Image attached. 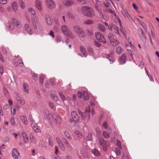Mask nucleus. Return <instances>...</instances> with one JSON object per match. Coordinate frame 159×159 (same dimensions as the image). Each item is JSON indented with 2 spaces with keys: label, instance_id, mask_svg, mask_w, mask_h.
Masks as SVG:
<instances>
[{
  "label": "nucleus",
  "instance_id": "obj_1",
  "mask_svg": "<svg viewBox=\"0 0 159 159\" xmlns=\"http://www.w3.org/2000/svg\"><path fill=\"white\" fill-rule=\"evenodd\" d=\"M78 12L89 17H92L95 15L93 9L87 6H83L78 8Z\"/></svg>",
  "mask_w": 159,
  "mask_h": 159
},
{
  "label": "nucleus",
  "instance_id": "obj_2",
  "mask_svg": "<svg viewBox=\"0 0 159 159\" xmlns=\"http://www.w3.org/2000/svg\"><path fill=\"white\" fill-rule=\"evenodd\" d=\"M61 30L62 33L69 38L73 39L75 38V35L69 30L67 25H62L61 26Z\"/></svg>",
  "mask_w": 159,
  "mask_h": 159
},
{
  "label": "nucleus",
  "instance_id": "obj_3",
  "mask_svg": "<svg viewBox=\"0 0 159 159\" xmlns=\"http://www.w3.org/2000/svg\"><path fill=\"white\" fill-rule=\"evenodd\" d=\"M31 21L33 28L35 30H37L38 28L40 29L41 26L40 23L36 16L31 17Z\"/></svg>",
  "mask_w": 159,
  "mask_h": 159
},
{
  "label": "nucleus",
  "instance_id": "obj_4",
  "mask_svg": "<svg viewBox=\"0 0 159 159\" xmlns=\"http://www.w3.org/2000/svg\"><path fill=\"white\" fill-rule=\"evenodd\" d=\"M73 28L76 34L80 37L83 38L84 37L85 32L80 27L77 25H75L73 26Z\"/></svg>",
  "mask_w": 159,
  "mask_h": 159
},
{
  "label": "nucleus",
  "instance_id": "obj_5",
  "mask_svg": "<svg viewBox=\"0 0 159 159\" xmlns=\"http://www.w3.org/2000/svg\"><path fill=\"white\" fill-rule=\"evenodd\" d=\"M98 143L102 149L106 151L109 145V142L104 140L102 138H100L98 140Z\"/></svg>",
  "mask_w": 159,
  "mask_h": 159
},
{
  "label": "nucleus",
  "instance_id": "obj_6",
  "mask_svg": "<svg viewBox=\"0 0 159 159\" xmlns=\"http://www.w3.org/2000/svg\"><path fill=\"white\" fill-rule=\"evenodd\" d=\"M78 95L79 98H82L84 100H87L89 99V96L87 92L84 91L80 92L78 91Z\"/></svg>",
  "mask_w": 159,
  "mask_h": 159
},
{
  "label": "nucleus",
  "instance_id": "obj_7",
  "mask_svg": "<svg viewBox=\"0 0 159 159\" xmlns=\"http://www.w3.org/2000/svg\"><path fill=\"white\" fill-rule=\"evenodd\" d=\"M96 39L99 42L105 44L106 41L103 35L98 32H96L95 33Z\"/></svg>",
  "mask_w": 159,
  "mask_h": 159
},
{
  "label": "nucleus",
  "instance_id": "obj_8",
  "mask_svg": "<svg viewBox=\"0 0 159 159\" xmlns=\"http://www.w3.org/2000/svg\"><path fill=\"white\" fill-rule=\"evenodd\" d=\"M71 116L72 118L70 120V123H72L73 121L77 123L79 121L80 118L75 111H73L71 112Z\"/></svg>",
  "mask_w": 159,
  "mask_h": 159
},
{
  "label": "nucleus",
  "instance_id": "obj_9",
  "mask_svg": "<svg viewBox=\"0 0 159 159\" xmlns=\"http://www.w3.org/2000/svg\"><path fill=\"white\" fill-rule=\"evenodd\" d=\"M12 156L14 159H21V157L18 150L15 148L12 149Z\"/></svg>",
  "mask_w": 159,
  "mask_h": 159
},
{
  "label": "nucleus",
  "instance_id": "obj_10",
  "mask_svg": "<svg viewBox=\"0 0 159 159\" xmlns=\"http://www.w3.org/2000/svg\"><path fill=\"white\" fill-rule=\"evenodd\" d=\"M16 98L18 102L21 105H23L25 104V101L21 98L20 94L17 92H15Z\"/></svg>",
  "mask_w": 159,
  "mask_h": 159
},
{
  "label": "nucleus",
  "instance_id": "obj_11",
  "mask_svg": "<svg viewBox=\"0 0 159 159\" xmlns=\"http://www.w3.org/2000/svg\"><path fill=\"white\" fill-rule=\"evenodd\" d=\"M46 4L50 9L54 8L55 7V2L52 0H46Z\"/></svg>",
  "mask_w": 159,
  "mask_h": 159
},
{
  "label": "nucleus",
  "instance_id": "obj_12",
  "mask_svg": "<svg viewBox=\"0 0 159 159\" xmlns=\"http://www.w3.org/2000/svg\"><path fill=\"white\" fill-rule=\"evenodd\" d=\"M62 3L66 7H70L74 4V2L72 0H62Z\"/></svg>",
  "mask_w": 159,
  "mask_h": 159
},
{
  "label": "nucleus",
  "instance_id": "obj_13",
  "mask_svg": "<svg viewBox=\"0 0 159 159\" xmlns=\"http://www.w3.org/2000/svg\"><path fill=\"white\" fill-rule=\"evenodd\" d=\"M53 120L56 124H59L61 121V118L59 116L55 114H53L51 116Z\"/></svg>",
  "mask_w": 159,
  "mask_h": 159
},
{
  "label": "nucleus",
  "instance_id": "obj_14",
  "mask_svg": "<svg viewBox=\"0 0 159 159\" xmlns=\"http://www.w3.org/2000/svg\"><path fill=\"white\" fill-rule=\"evenodd\" d=\"M35 7L39 11L42 10V3L39 0H36L35 1Z\"/></svg>",
  "mask_w": 159,
  "mask_h": 159
},
{
  "label": "nucleus",
  "instance_id": "obj_15",
  "mask_svg": "<svg viewBox=\"0 0 159 159\" xmlns=\"http://www.w3.org/2000/svg\"><path fill=\"white\" fill-rule=\"evenodd\" d=\"M56 139L61 150L63 151H65V147L61 139L58 137H57Z\"/></svg>",
  "mask_w": 159,
  "mask_h": 159
},
{
  "label": "nucleus",
  "instance_id": "obj_16",
  "mask_svg": "<svg viewBox=\"0 0 159 159\" xmlns=\"http://www.w3.org/2000/svg\"><path fill=\"white\" fill-rule=\"evenodd\" d=\"M24 27L25 30L30 34H32L33 32L29 25L27 23L25 24Z\"/></svg>",
  "mask_w": 159,
  "mask_h": 159
},
{
  "label": "nucleus",
  "instance_id": "obj_17",
  "mask_svg": "<svg viewBox=\"0 0 159 159\" xmlns=\"http://www.w3.org/2000/svg\"><path fill=\"white\" fill-rule=\"evenodd\" d=\"M79 113L80 115L81 118L84 120H85L87 117L88 119V120H89L90 118V115L89 114H88L86 113H83L80 111H79Z\"/></svg>",
  "mask_w": 159,
  "mask_h": 159
},
{
  "label": "nucleus",
  "instance_id": "obj_18",
  "mask_svg": "<svg viewBox=\"0 0 159 159\" xmlns=\"http://www.w3.org/2000/svg\"><path fill=\"white\" fill-rule=\"evenodd\" d=\"M126 56L124 54H122L119 59V62L120 64H125L126 62Z\"/></svg>",
  "mask_w": 159,
  "mask_h": 159
},
{
  "label": "nucleus",
  "instance_id": "obj_19",
  "mask_svg": "<svg viewBox=\"0 0 159 159\" xmlns=\"http://www.w3.org/2000/svg\"><path fill=\"white\" fill-rule=\"evenodd\" d=\"M31 125L33 128V129L36 132H39L40 130L38 128V126L37 124L34 122H33L31 123Z\"/></svg>",
  "mask_w": 159,
  "mask_h": 159
},
{
  "label": "nucleus",
  "instance_id": "obj_20",
  "mask_svg": "<svg viewBox=\"0 0 159 159\" xmlns=\"http://www.w3.org/2000/svg\"><path fill=\"white\" fill-rule=\"evenodd\" d=\"M22 136L23 137V141L26 143H27L29 141V139L28 136L25 132H23L22 134Z\"/></svg>",
  "mask_w": 159,
  "mask_h": 159
},
{
  "label": "nucleus",
  "instance_id": "obj_21",
  "mask_svg": "<svg viewBox=\"0 0 159 159\" xmlns=\"http://www.w3.org/2000/svg\"><path fill=\"white\" fill-rule=\"evenodd\" d=\"M51 98L54 101L57 102L58 101V102H59V103L57 102V104L58 105H61V102L59 101V98L56 95L54 94H52L51 95Z\"/></svg>",
  "mask_w": 159,
  "mask_h": 159
},
{
  "label": "nucleus",
  "instance_id": "obj_22",
  "mask_svg": "<svg viewBox=\"0 0 159 159\" xmlns=\"http://www.w3.org/2000/svg\"><path fill=\"white\" fill-rule=\"evenodd\" d=\"M43 113L44 116L46 117V119L48 120H50L51 118L50 117V114L49 111L46 109H45L43 111Z\"/></svg>",
  "mask_w": 159,
  "mask_h": 159
},
{
  "label": "nucleus",
  "instance_id": "obj_23",
  "mask_svg": "<svg viewBox=\"0 0 159 159\" xmlns=\"http://www.w3.org/2000/svg\"><path fill=\"white\" fill-rule=\"evenodd\" d=\"M121 12L125 18H128L129 17L131 18H132L131 16L128 13L126 10L123 9L122 11H121Z\"/></svg>",
  "mask_w": 159,
  "mask_h": 159
},
{
  "label": "nucleus",
  "instance_id": "obj_24",
  "mask_svg": "<svg viewBox=\"0 0 159 159\" xmlns=\"http://www.w3.org/2000/svg\"><path fill=\"white\" fill-rule=\"evenodd\" d=\"M28 85L24 83L23 84V91L26 93H29Z\"/></svg>",
  "mask_w": 159,
  "mask_h": 159
},
{
  "label": "nucleus",
  "instance_id": "obj_25",
  "mask_svg": "<svg viewBox=\"0 0 159 159\" xmlns=\"http://www.w3.org/2000/svg\"><path fill=\"white\" fill-rule=\"evenodd\" d=\"M110 43L111 45L114 47L116 46L119 43V41L116 39H113L112 40H111V41H110Z\"/></svg>",
  "mask_w": 159,
  "mask_h": 159
},
{
  "label": "nucleus",
  "instance_id": "obj_26",
  "mask_svg": "<svg viewBox=\"0 0 159 159\" xmlns=\"http://www.w3.org/2000/svg\"><path fill=\"white\" fill-rule=\"evenodd\" d=\"M64 133L65 137L68 140L70 141L72 139V138L71 136V135L67 131H65Z\"/></svg>",
  "mask_w": 159,
  "mask_h": 159
},
{
  "label": "nucleus",
  "instance_id": "obj_27",
  "mask_svg": "<svg viewBox=\"0 0 159 159\" xmlns=\"http://www.w3.org/2000/svg\"><path fill=\"white\" fill-rule=\"evenodd\" d=\"M20 119L22 122L25 125L27 124L28 122L26 117L25 116H20Z\"/></svg>",
  "mask_w": 159,
  "mask_h": 159
},
{
  "label": "nucleus",
  "instance_id": "obj_28",
  "mask_svg": "<svg viewBox=\"0 0 159 159\" xmlns=\"http://www.w3.org/2000/svg\"><path fill=\"white\" fill-rule=\"evenodd\" d=\"M11 5L13 10L16 11L18 9L17 3L15 2H14L11 3Z\"/></svg>",
  "mask_w": 159,
  "mask_h": 159
},
{
  "label": "nucleus",
  "instance_id": "obj_29",
  "mask_svg": "<svg viewBox=\"0 0 159 159\" xmlns=\"http://www.w3.org/2000/svg\"><path fill=\"white\" fill-rule=\"evenodd\" d=\"M19 3L20 7L22 9H24L25 7L26 4L22 0H19Z\"/></svg>",
  "mask_w": 159,
  "mask_h": 159
},
{
  "label": "nucleus",
  "instance_id": "obj_30",
  "mask_svg": "<svg viewBox=\"0 0 159 159\" xmlns=\"http://www.w3.org/2000/svg\"><path fill=\"white\" fill-rule=\"evenodd\" d=\"M80 49L81 52L83 54L84 57H86L87 56V53L86 52V50L84 47L83 46H81L80 48Z\"/></svg>",
  "mask_w": 159,
  "mask_h": 159
},
{
  "label": "nucleus",
  "instance_id": "obj_31",
  "mask_svg": "<svg viewBox=\"0 0 159 159\" xmlns=\"http://www.w3.org/2000/svg\"><path fill=\"white\" fill-rule=\"evenodd\" d=\"M15 24L16 26L19 29H21L22 27V25L20 21L17 20H16L14 21Z\"/></svg>",
  "mask_w": 159,
  "mask_h": 159
},
{
  "label": "nucleus",
  "instance_id": "obj_32",
  "mask_svg": "<svg viewBox=\"0 0 159 159\" xmlns=\"http://www.w3.org/2000/svg\"><path fill=\"white\" fill-rule=\"evenodd\" d=\"M98 28L99 30L102 32H104L105 30V28L104 26L101 24H98Z\"/></svg>",
  "mask_w": 159,
  "mask_h": 159
},
{
  "label": "nucleus",
  "instance_id": "obj_33",
  "mask_svg": "<svg viewBox=\"0 0 159 159\" xmlns=\"http://www.w3.org/2000/svg\"><path fill=\"white\" fill-rule=\"evenodd\" d=\"M116 30L115 32L116 33V34L117 35L120 36V34L119 32V28H118V27L117 26L114 24L113 27V30Z\"/></svg>",
  "mask_w": 159,
  "mask_h": 159
},
{
  "label": "nucleus",
  "instance_id": "obj_34",
  "mask_svg": "<svg viewBox=\"0 0 159 159\" xmlns=\"http://www.w3.org/2000/svg\"><path fill=\"white\" fill-rule=\"evenodd\" d=\"M123 52V49L120 46H118L116 48V52L118 54H120L122 53Z\"/></svg>",
  "mask_w": 159,
  "mask_h": 159
},
{
  "label": "nucleus",
  "instance_id": "obj_35",
  "mask_svg": "<svg viewBox=\"0 0 159 159\" xmlns=\"http://www.w3.org/2000/svg\"><path fill=\"white\" fill-rule=\"evenodd\" d=\"M77 2L83 4L87 5L89 3L88 0H76Z\"/></svg>",
  "mask_w": 159,
  "mask_h": 159
},
{
  "label": "nucleus",
  "instance_id": "obj_36",
  "mask_svg": "<svg viewBox=\"0 0 159 159\" xmlns=\"http://www.w3.org/2000/svg\"><path fill=\"white\" fill-rule=\"evenodd\" d=\"M7 28L8 30L11 31L14 29V25L11 22H9L7 25Z\"/></svg>",
  "mask_w": 159,
  "mask_h": 159
},
{
  "label": "nucleus",
  "instance_id": "obj_37",
  "mask_svg": "<svg viewBox=\"0 0 159 159\" xmlns=\"http://www.w3.org/2000/svg\"><path fill=\"white\" fill-rule=\"evenodd\" d=\"M3 91L4 93V95L7 98L9 96V93L7 90V89L5 88H3Z\"/></svg>",
  "mask_w": 159,
  "mask_h": 159
},
{
  "label": "nucleus",
  "instance_id": "obj_38",
  "mask_svg": "<svg viewBox=\"0 0 159 159\" xmlns=\"http://www.w3.org/2000/svg\"><path fill=\"white\" fill-rule=\"evenodd\" d=\"M28 11L32 15H34L36 14V12L34 9L32 7H29L28 8Z\"/></svg>",
  "mask_w": 159,
  "mask_h": 159
},
{
  "label": "nucleus",
  "instance_id": "obj_39",
  "mask_svg": "<svg viewBox=\"0 0 159 159\" xmlns=\"http://www.w3.org/2000/svg\"><path fill=\"white\" fill-rule=\"evenodd\" d=\"M92 152L95 156L98 157L100 156V153L97 149H93L92 151Z\"/></svg>",
  "mask_w": 159,
  "mask_h": 159
},
{
  "label": "nucleus",
  "instance_id": "obj_40",
  "mask_svg": "<svg viewBox=\"0 0 159 159\" xmlns=\"http://www.w3.org/2000/svg\"><path fill=\"white\" fill-rule=\"evenodd\" d=\"M75 134L80 138H82L83 136L81 133L78 130H76L74 132Z\"/></svg>",
  "mask_w": 159,
  "mask_h": 159
},
{
  "label": "nucleus",
  "instance_id": "obj_41",
  "mask_svg": "<svg viewBox=\"0 0 159 159\" xmlns=\"http://www.w3.org/2000/svg\"><path fill=\"white\" fill-rule=\"evenodd\" d=\"M46 18V21L47 24L49 25H51L52 24V21L50 17L48 16H46L45 17Z\"/></svg>",
  "mask_w": 159,
  "mask_h": 159
},
{
  "label": "nucleus",
  "instance_id": "obj_42",
  "mask_svg": "<svg viewBox=\"0 0 159 159\" xmlns=\"http://www.w3.org/2000/svg\"><path fill=\"white\" fill-rule=\"evenodd\" d=\"M30 137L31 142L33 144H35L36 143V140L34 136L32 134H30Z\"/></svg>",
  "mask_w": 159,
  "mask_h": 159
},
{
  "label": "nucleus",
  "instance_id": "obj_43",
  "mask_svg": "<svg viewBox=\"0 0 159 159\" xmlns=\"http://www.w3.org/2000/svg\"><path fill=\"white\" fill-rule=\"evenodd\" d=\"M10 122L13 126H15L16 125V123L13 116L11 118L10 120Z\"/></svg>",
  "mask_w": 159,
  "mask_h": 159
},
{
  "label": "nucleus",
  "instance_id": "obj_44",
  "mask_svg": "<svg viewBox=\"0 0 159 159\" xmlns=\"http://www.w3.org/2000/svg\"><path fill=\"white\" fill-rule=\"evenodd\" d=\"M93 21L91 20H87L84 21V23L85 24L89 25L93 24Z\"/></svg>",
  "mask_w": 159,
  "mask_h": 159
},
{
  "label": "nucleus",
  "instance_id": "obj_45",
  "mask_svg": "<svg viewBox=\"0 0 159 159\" xmlns=\"http://www.w3.org/2000/svg\"><path fill=\"white\" fill-rule=\"evenodd\" d=\"M121 149H120V148H116V149L115 150V152L116 153V154L117 156H119L121 154V152L120 151V150Z\"/></svg>",
  "mask_w": 159,
  "mask_h": 159
},
{
  "label": "nucleus",
  "instance_id": "obj_46",
  "mask_svg": "<svg viewBox=\"0 0 159 159\" xmlns=\"http://www.w3.org/2000/svg\"><path fill=\"white\" fill-rule=\"evenodd\" d=\"M16 63V65L20 67L24 65L23 62L20 59H19L17 60Z\"/></svg>",
  "mask_w": 159,
  "mask_h": 159
},
{
  "label": "nucleus",
  "instance_id": "obj_47",
  "mask_svg": "<svg viewBox=\"0 0 159 159\" xmlns=\"http://www.w3.org/2000/svg\"><path fill=\"white\" fill-rule=\"evenodd\" d=\"M66 148L69 151H71L72 149V147L69 142L65 145Z\"/></svg>",
  "mask_w": 159,
  "mask_h": 159
},
{
  "label": "nucleus",
  "instance_id": "obj_48",
  "mask_svg": "<svg viewBox=\"0 0 159 159\" xmlns=\"http://www.w3.org/2000/svg\"><path fill=\"white\" fill-rule=\"evenodd\" d=\"M2 49L3 52L5 54H7L9 52V49L8 48H5L4 47H3L2 48Z\"/></svg>",
  "mask_w": 159,
  "mask_h": 159
},
{
  "label": "nucleus",
  "instance_id": "obj_49",
  "mask_svg": "<svg viewBox=\"0 0 159 159\" xmlns=\"http://www.w3.org/2000/svg\"><path fill=\"white\" fill-rule=\"evenodd\" d=\"M92 134L91 133H89L88 135L86 137V139L88 141H92Z\"/></svg>",
  "mask_w": 159,
  "mask_h": 159
},
{
  "label": "nucleus",
  "instance_id": "obj_50",
  "mask_svg": "<svg viewBox=\"0 0 159 159\" xmlns=\"http://www.w3.org/2000/svg\"><path fill=\"white\" fill-rule=\"evenodd\" d=\"M44 76L43 75H41L39 78V80L40 81V83L41 84H43V83L44 80Z\"/></svg>",
  "mask_w": 159,
  "mask_h": 159
},
{
  "label": "nucleus",
  "instance_id": "obj_51",
  "mask_svg": "<svg viewBox=\"0 0 159 159\" xmlns=\"http://www.w3.org/2000/svg\"><path fill=\"white\" fill-rule=\"evenodd\" d=\"M109 40L110 41L113 39L114 35L111 33H110L108 35Z\"/></svg>",
  "mask_w": 159,
  "mask_h": 159
},
{
  "label": "nucleus",
  "instance_id": "obj_52",
  "mask_svg": "<svg viewBox=\"0 0 159 159\" xmlns=\"http://www.w3.org/2000/svg\"><path fill=\"white\" fill-rule=\"evenodd\" d=\"M59 95L63 102L66 100V97L63 95L61 92H59Z\"/></svg>",
  "mask_w": 159,
  "mask_h": 159
},
{
  "label": "nucleus",
  "instance_id": "obj_53",
  "mask_svg": "<svg viewBox=\"0 0 159 159\" xmlns=\"http://www.w3.org/2000/svg\"><path fill=\"white\" fill-rule=\"evenodd\" d=\"M103 136L105 138H108L109 137L108 134L106 132L103 131L102 133Z\"/></svg>",
  "mask_w": 159,
  "mask_h": 159
},
{
  "label": "nucleus",
  "instance_id": "obj_54",
  "mask_svg": "<svg viewBox=\"0 0 159 159\" xmlns=\"http://www.w3.org/2000/svg\"><path fill=\"white\" fill-rule=\"evenodd\" d=\"M67 15L68 17L71 19H73L75 18V17L70 12H68L67 13Z\"/></svg>",
  "mask_w": 159,
  "mask_h": 159
},
{
  "label": "nucleus",
  "instance_id": "obj_55",
  "mask_svg": "<svg viewBox=\"0 0 159 159\" xmlns=\"http://www.w3.org/2000/svg\"><path fill=\"white\" fill-rule=\"evenodd\" d=\"M108 11L109 13H111L112 14L115 16H116V12L114 11H112L111 9H109L107 10Z\"/></svg>",
  "mask_w": 159,
  "mask_h": 159
},
{
  "label": "nucleus",
  "instance_id": "obj_56",
  "mask_svg": "<svg viewBox=\"0 0 159 159\" xmlns=\"http://www.w3.org/2000/svg\"><path fill=\"white\" fill-rule=\"evenodd\" d=\"M48 144L51 147H52L53 146L52 140L50 138H48Z\"/></svg>",
  "mask_w": 159,
  "mask_h": 159
},
{
  "label": "nucleus",
  "instance_id": "obj_57",
  "mask_svg": "<svg viewBox=\"0 0 159 159\" xmlns=\"http://www.w3.org/2000/svg\"><path fill=\"white\" fill-rule=\"evenodd\" d=\"M32 76L34 78V80H37L38 79V77L37 76V75L35 73H32Z\"/></svg>",
  "mask_w": 159,
  "mask_h": 159
},
{
  "label": "nucleus",
  "instance_id": "obj_58",
  "mask_svg": "<svg viewBox=\"0 0 159 159\" xmlns=\"http://www.w3.org/2000/svg\"><path fill=\"white\" fill-rule=\"evenodd\" d=\"M3 73V68L2 65H0V73L1 75H2Z\"/></svg>",
  "mask_w": 159,
  "mask_h": 159
},
{
  "label": "nucleus",
  "instance_id": "obj_59",
  "mask_svg": "<svg viewBox=\"0 0 159 159\" xmlns=\"http://www.w3.org/2000/svg\"><path fill=\"white\" fill-rule=\"evenodd\" d=\"M90 108L89 107H87L85 109V113L89 114V113L90 112Z\"/></svg>",
  "mask_w": 159,
  "mask_h": 159
},
{
  "label": "nucleus",
  "instance_id": "obj_60",
  "mask_svg": "<svg viewBox=\"0 0 159 159\" xmlns=\"http://www.w3.org/2000/svg\"><path fill=\"white\" fill-rule=\"evenodd\" d=\"M62 140L65 145L69 143L68 140L65 138H62Z\"/></svg>",
  "mask_w": 159,
  "mask_h": 159
},
{
  "label": "nucleus",
  "instance_id": "obj_61",
  "mask_svg": "<svg viewBox=\"0 0 159 159\" xmlns=\"http://www.w3.org/2000/svg\"><path fill=\"white\" fill-rule=\"evenodd\" d=\"M49 105L52 109L54 110L55 109V107L53 103L50 102L49 103Z\"/></svg>",
  "mask_w": 159,
  "mask_h": 159
},
{
  "label": "nucleus",
  "instance_id": "obj_62",
  "mask_svg": "<svg viewBox=\"0 0 159 159\" xmlns=\"http://www.w3.org/2000/svg\"><path fill=\"white\" fill-rule=\"evenodd\" d=\"M7 3V0H0V3L2 5L6 4Z\"/></svg>",
  "mask_w": 159,
  "mask_h": 159
},
{
  "label": "nucleus",
  "instance_id": "obj_63",
  "mask_svg": "<svg viewBox=\"0 0 159 159\" xmlns=\"http://www.w3.org/2000/svg\"><path fill=\"white\" fill-rule=\"evenodd\" d=\"M53 30L54 31L56 32H58L59 31V28L57 26H56L54 27L53 28Z\"/></svg>",
  "mask_w": 159,
  "mask_h": 159
},
{
  "label": "nucleus",
  "instance_id": "obj_64",
  "mask_svg": "<svg viewBox=\"0 0 159 159\" xmlns=\"http://www.w3.org/2000/svg\"><path fill=\"white\" fill-rule=\"evenodd\" d=\"M88 51L90 55H92L93 54V51L92 48H89L88 49Z\"/></svg>",
  "mask_w": 159,
  "mask_h": 159
}]
</instances>
